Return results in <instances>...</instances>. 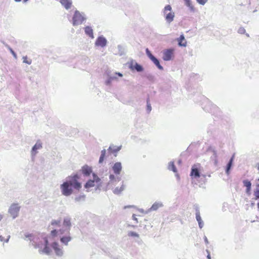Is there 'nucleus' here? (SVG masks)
<instances>
[{"mask_svg": "<svg viewBox=\"0 0 259 259\" xmlns=\"http://www.w3.org/2000/svg\"><path fill=\"white\" fill-rule=\"evenodd\" d=\"M79 177L77 175H74L69 178V180L64 182L61 185V189L62 194L65 196H69L72 192V188L79 190L81 188V183L78 180Z\"/></svg>", "mask_w": 259, "mask_h": 259, "instance_id": "f257e3e1", "label": "nucleus"}, {"mask_svg": "<svg viewBox=\"0 0 259 259\" xmlns=\"http://www.w3.org/2000/svg\"><path fill=\"white\" fill-rule=\"evenodd\" d=\"M49 241L47 238H44L43 243L38 244L35 246V248H39V252L40 253H45L46 254H49L51 252V249L48 246Z\"/></svg>", "mask_w": 259, "mask_h": 259, "instance_id": "f03ea898", "label": "nucleus"}, {"mask_svg": "<svg viewBox=\"0 0 259 259\" xmlns=\"http://www.w3.org/2000/svg\"><path fill=\"white\" fill-rule=\"evenodd\" d=\"M163 13L165 15V18L166 21L170 23L174 20L175 14L171 12V7L170 5H166L164 9Z\"/></svg>", "mask_w": 259, "mask_h": 259, "instance_id": "7ed1b4c3", "label": "nucleus"}, {"mask_svg": "<svg viewBox=\"0 0 259 259\" xmlns=\"http://www.w3.org/2000/svg\"><path fill=\"white\" fill-rule=\"evenodd\" d=\"M84 20L85 18L78 11L76 10L75 11L72 18V24L74 26L81 24Z\"/></svg>", "mask_w": 259, "mask_h": 259, "instance_id": "20e7f679", "label": "nucleus"}, {"mask_svg": "<svg viewBox=\"0 0 259 259\" xmlns=\"http://www.w3.org/2000/svg\"><path fill=\"white\" fill-rule=\"evenodd\" d=\"M93 180H89L84 185L85 188L88 190L91 188L94 187L96 183H98L100 181V179L95 174H93Z\"/></svg>", "mask_w": 259, "mask_h": 259, "instance_id": "39448f33", "label": "nucleus"}, {"mask_svg": "<svg viewBox=\"0 0 259 259\" xmlns=\"http://www.w3.org/2000/svg\"><path fill=\"white\" fill-rule=\"evenodd\" d=\"M19 210L20 207L18 206V204L14 203L10 206L9 212L12 218L15 219L18 216Z\"/></svg>", "mask_w": 259, "mask_h": 259, "instance_id": "423d86ee", "label": "nucleus"}, {"mask_svg": "<svg viewBox=\"0 0 259 259\" xmlns=\"http://www.w3.org/2000/svg\"><path fill=\"white\" fill-rule=\"evenodd\" d=\"M146 52L149 58L153 61L156 66L160 70L163 69V67L160 65L159 61L151 54L148 48L146 49Z\"/></svg>", "mask_w": 259, "mask_h": 259, "instance_id": "0eeeda50", "label": "nucleus"}, {"mask_svg": "<svg viewBox=\"0 0 259 259\" xmlns=\"http://www.w3.org/2000/svg\"><path fill=\"white\" fill-rule=\"evenodd\" d=\"M174 56V50L168 49L164 51L163 53V59L164 61H169L172 59Z\"/></svg>", "mask_w": 259, "mask_h": 259, "instance_id": "6e6552de", "label": "nucleus"}, {"mask_svg": "<svg viewBox=\"0 0 259 259\" xmlns=\"http://www.w3.org/2000/svg\"><path fill=\"white\" fill-rule=\"evenodd\" d=\"M129 68L132 70H136L138 72H141V71H143V67L140 65H139L136 62H135L133 60H132L130 62V64H129Z\"/></svg>", "mask_w": 259, "mask_h": 259, "instance_id": "1a4fd4ad", "label": "nucleus"}, {"mask_svg": "<svg viewBox=\"0 0 259 259\" xmlns=\"http://www.w3.org/2000/svg\"><path fill=\"white\" fill-rule=\"evenodd\" d=\"M52 247L54 250L56 254L58 256H61L63 254V250L60 247L59 245L57 242H54L52 244Z\"/></svg>", "mask_w": 259, "mask_h": 259, "instance_id": "9d476101", "label": "nucleus"}, {"mask_svg": "<svg viewBox=\"0 0 259 259\" xmlns=\"http://www.w3.org/2000/svg\"><path fill=\"white\" fill-rule=\"evenodd\" d=\"M122 166L120 162H116L113 166V170L114 174L119 175L121 170Z\"/></svg>", "mask_w": 259, "mask_h": 259, "instance_id": "9b49d317", "label": "nucleus"}, {"mask_svg": "<svg viewBox=\"0 0 259 259\" xmlns=\"http://www.w3.org/2000/svg\"><path fill=\"white\" fill-rule=\"evenodd\" d=\"M81 171L84 175L88 176L92 172V169L91 167L86 165L82 167Z\"/></svg>", "mask_w": 259, "mask_h": 259, "instance_id": "f8f14e48", "label": "nucleus"}, {"mask_svg": "<svg viewBox=\"0 0 259 259\" xmlns=\"http://www.w3.org/2000/svg\"><path fill=\"white\" fill-rule=\"evenodd\" d=\"M106 39L103 37H99L96 41V45L98 46L103 47L106 45Z\"/></svg>", "mask_w": 259, "mask_h": 259, "instance_id": "ddd939ff", "label": "nucleus"}, {"mask_svg": "<svg viewBox=\"0 0 259 259\" xmlns=\"http://www.w3.org/2000/svg\"><path fill=\"white\" fill-rule=\"evenodd\" d=\"M60 3L66 9H69L71 8L72 5L71 0H59Z\"/></svg>", "mask_w": 259, "mask_h": 259, "instance_id": "4468645a", "label": "nucleus"}, {"mask_svg": "<svg viewBox=\"0 0 259 259\" xmlns=\"http://www.w3.org/2000/svg\"><path fill=\"white\" fill-rule=\"evenodd\" d=\"M85 33L87 35H88L89 37L91 38H94L93 35V31L92 28L90 26H86L84 28Z\"/></svg>", "mask_w": 259, "mask_h": 259, "instance_id": "2eb2a0df", "label": "nucleus"}, {"mask_svg": "<svg viewBox=\"0 0 259 259\" xmlns=\"http://www.w3.org/2000/svg\"><path fill=\"white\" fill-rule=\"evenodd\" d=\"M178 44L180 46L186 47L187 41L185 39L184 36L182 34L180 38L178 39Z\"/></svg>", "mask_w": 259, "mask_h": 259, "instance_id": "dca6fc26", "label": "nucleus"}, {"mask_svg": "<svg viewBox=\"0 0 259 259\" xmlns=\"http://www.w3.org/2000/svg\"><path fill=\"white\" fill-rule=\"evenodd\" d=\"M191 176L195 178L199 177L200 174L197 168H192L191 172Z\"/></svg>", "mask_w": 259, "mask_h": 259, "instance_id": "f3484780", "label": "nucleus"}, {"mask_svg": "<svg viewBox=\"0 0 259 259\" xmlns=\"http://www.w3.org/2000/svg\"><path fill=\"white\" fill-rule=\"evenodd\" d=\"M71 239V237L70 236H65L61 238L60 240L61 242L64 243L65 245H67L68 242H69Z\"/></svg>", "mask_w": 259, "mask_h": 259, "instance_id": "a211bd4d", "label": "nucleus"}, {"mask_svg": "<svg viewBox=\"0 0 259 259\" xmlns=\"http://www.w3.org/2000/svg\"><path fill=\"white\" fill-rule=\"evenodd\" d=\"M243 184H244V186H245L247 188V192H249L250 190L251 186V184L250 182L248 180H245V181H244Z\"/></svg>", "mask_w": 259, "mask_h": 259, "instance_id": "6ab92c4d", "label": "nucleus"}, {"mask_svg": "<svg viewBox=\"0 0 259 259\" xmlns=\"http://www.w3.org/2000/svg\"><path fill=\"white\" fill-rule=\"evenodd\" d=\"M106 152V151L105 149H103L101 151V154L99 159V163H102L104 161Z\"/></svg>", "mask_w": 259, "mask_h": 259, "instance_id": "aec40b11", "label": "nucleus"}, {"mask_svg": "<svg viewBox=\"0 0 259 259\" xmlns=\"http://www.w3.org/2000/svg\"><path fill=\"white\" fill-rule=\"evenodd\" d=\"M63 225L64 226L70 227L71 226L70 220L69 218H66L64 220Z\"/></svg>", "mask_w": 259, "mask_h": 259, "instance_id": "412c9836", "label": "nucleus"}, {"mask_svg": "<svg viewBox=\"0 0 259 259\" xmlns=\"http://www.w3.org/2000/svg\"><path fill=\"white\" fill-rule=\"evenodd\" d=\"M41 144L40 143H36L32 148V151L35 152L37 149L41 148Z\"/></svg>", "mask_w": 259, "mask_h": 259, "instance_id": "4be33fe9", "label": "nucleus"}, {"mask_svg": "<svg viewBox=\"0 0 259 259\" xmlns=\"http://www.w3.org/2000/svg\"><path fill=\"white\" fill-rule=\"evenodd\" d=\"M196 218L199 223L200 227L201 228L202 227L201 226V224L202 220H201V217L200 215V212L199 211H198L196 213Z\"/></svg>", "mask_w": 259, "mask_h": 259, "instance_id": "5701e85b", "label": "nucleus"}, {"mask_svg": "<svg viewBox=\"0 0 259 259\" xmlns=\"http://www.w3.org/2000/svg\"><path fill=\"white\" fill-rule=\"evenodd\" d=\"M233 158H234V156H232V157L231 158L230 161L229 162V163L227 164V169H226V172L227 174L229 173V170L231 167L232 162L233 160Z\"/></svg>", "mask_w": 259, "mask_h": 259, "instance_id": "b1692460", "label": "nucleus"}, {"mask_svg": "<svg viewBox=\"0 0 259 259\" xmlns=\"http://www.w3.org/2000/svg\"><path fill=\"white\" fill-rule=\"evenodd\" d=\"M85 196L84 195H79V196L75 197V200L76 201H77V202H79V201H83L85 199Z\"/></svg>", "mask_w": 259, "mask_h": 259, "instance_id": "393cba45", "label": "nucleus"}, {"mask_svg": "<svg viewBox=\"0 0 259 259\" xmlns=\"http://www.w3.org/2000/svg\"><path fill=\"white\" fill-rule=\"evenodd\" d=\"M128 236L130 237H137V238H138L139 237V235L138 233H137L135 232H133V231L129 232L128 233Z\"/></svg>", "mask_w": 259, "mask_h": 259, "instance_id": "a878e982", "label": "nucleus"}, {"mask_svg": "<svg viewBox=\"0 0 259 259\" xmlns=\"http://www.w3.org/2000/svg\"><path fill=\"white\" fill-rule=\"evenodd\" d=\"M169 166L171 167V169L173 171H174V172L177 171L176 167V166L174 164V163L173 162H171L169 163Z\"/></svg>", "mask_w": 259, "mask_h": 259, "instance_id": "bb28decb", "label": "nucleus"}, {"mask_svg": "<svg viewBox=\"0 0 259 259\" xmlns=\"http://www.w3.org/2000/svg\"><path fill=\"white\" fill-rule=\"evenodd\" d=\"M23 62L28 64H30L31 63V60H28L27 57H24L23 58Z\"/></svg>", "mask_w": 259, "mask_h": 259, "instance_id": "cd10ccee", "label": "nucleus"}, {"mask_svg": "<svg viewBox=\"0 0 259 259\" xmlns=\"http://www.w3.org/2000/svg\"><path fill=\"white\" fill-rule=\"evenodd\" d=\"M254 195L255 199H259V189H257L254 192Z\"/></svg>", "mask_w": 259, "mask_h": 259, "instance_id": "c85d7f7f", "label": "nucleus"}, {"mask_svg": "<svg viewBox=\"0 0 259 259\" xmlns=\"http://www.w3.org/2000/svg\"><path fill=\"white\" fill-rule=\"evenodd\" d=\"M197 2L202 5H204L207 2V0H196Z\"/></svg>", "mask_w": 259, "mask_h": 259, "instance_id": "c756f323", "label": "nucleus"}, {"mask_svg": "<svg viewBox=\"0 0 259 259\" xmlns=\"http://www.w3.org/2000/svg\"><path fill=\"white\" fill-rule=\"evenodd\" d=\"M57 233H58V232L56 230H53L51 231V235L53 237H55V236H56Z\"/></svg>", "mask_w": 259, "mask_h": 259, "instance_id": "7c9ffc66", "label": "nucleus"}, {"mask_svg": "<svg viewBox=\"0 0 259 259\" xmlns=\"http://www.w3.org/2000/svg\"><path fill=\"white\" fill-rule=\"evenodd\" d=\"M123 189H124V188H123V187H121L120 188V190H118V188H116L114 190V193L118 194V193H120L121 191H122Z\"/></svg>", "mask_w": 259, "mask_h": 259, "instance_id": "2f4dec72", "label": "nucleus"}, {"mask_svg": "<svg viewBox=\"0 0 259 259\" xmlns=\"http://www.w3.org/2000/svg\"><path fill=\"white\" fill-rule=\"evenodd\" d=\"M52 225H58L59 224H60V221H53L51 223Z\"/></svg>", "mask_w": 259, "mask_h": 259, "instance_id": "473e14b6", "label": "nucleus"}, {"mask_svg": "<svg viewBox=\"0 0 259 259\" xmlns=\"http://www.w3.org/2000/svg\"><path fill=\"white\" fill-rule=\"evenodd\" d=\"M186 2V4L187 6L191 7V3L190 0H185Z\"/></svg>", "mask_w": 259, "mask_h": 259, "instance_id": "72a5a7b5", "label": "nucleus"}, {"mask_svg": "<svg viewBox=\"0 0 259 259\" xmlns=\"http://www.w3.org/2000/svg\"><path fill=\"white\" fill-rule=\"evenodd\" d=\"M239 33H243L245 32V30L243 28H240L238 30Z\"/></svg>", "mask_w": 259, "mask_h": 259, "instance_id": "f704fd0d", "label": "nucleus"}, {"mask_svg": "<svg viewBox=\"0 0 259 259\" xmlns=\"http://www.w3.org/2000/svg\"><path fill=\"white\" fill-rule=\"evenodd\" d=\"M132 218L133 219L135 220L137 223L138 222L137 218H136L135 214H133Z\"/></svg>", "mask_w": 259, "mask_h": 259, "instance_id": "c9c22d12", "label": "nucleus"}, {"mask_svg": "<svg viewBox=\"0 0 259 259\" xmlns=\"http://www.w3.org/2000/svg\"><path fill=\"white\" fill-rule=\"evenodd\" d=\"M119 150H120V148H118L116 150H114L112 151L111 152L112 153L116 152L118 151Z\"/></svg>", "mask_w": 259, "mask_h": 259, "instance_id": "e433bc0d", "label": "nucleus"}, {"mask_svg": "<svg viewBox=\"0 0 259 259\" xmlns=\"http://www.w3.org/2000/svg\"><path fill=\"white\" fill-rule=\"evenodd\" d=\"M147 108H148V109L149 110V111H151V107L150 106V105L148 104L147 105Z\"/></svg>", "mask_w": 259, "mask_h": 259, "instance_id": "4c0bfd02", "label": "nucleus"}, {"mask_svg": "<svg viewBox=\"0 0 259 259\" xmlns=\"http://www.w3.org/2000/svg\"><path fill=\"white\" fill-rule=\"evenodd\" d=\"M0 240L2 241L4 240L3 237L2 236H0Z\"/></svg>", "mask_w": 259, "mask_h": 259, "instance_id": "58836bf2", "label": "nucleus"}, {"mask_svg": "<svg viewBox=\"0 0 259 259\" xmlns=\"http://www.w3.org/2000/svg\"><path fill=\"white\" fill-rule=\"evenodd\" d=\"M3 218V215L0 214V221H1L2 220Z\"/></svg>", "mask_w": 259, "mask_h": 259, "instance_id": "ea45409f", "label": "nucleus"}, {"mask_svg": "<svg viewBox=\"0 0 259 259\" xmlns=\"http://www.w3.org/2000/svg\"><path fill=\"white\" fill-rule=\"evenodd\" d=\"M207 257L208 259H210V255L209 254L207 255Z\"/></svg>", "mask_w": 259, "mask_h": 259, "instance_id": "a19ab883", "label": "nucleus"}, {"mask_svg": "<svg viewBox=\"0 0 259 259\" xmlns=\"http://www.w3.org/2000/svg\"><path fill=\"white\" fill-rule=\"evenodd\" d=\"M118 75L119 76H122V74H121V73H118Z\"/></svg>", "mask_w": 259, "mask_h": 259, "instance_id": "79ce46f5", "label": "nucleus"}, {"mask_svg": "<svg viewBox=\"0 0 259 259\" xmlns=\"http://www.w3.org/2000/svg\"><path fill=\"white\" fill-rule=\"evenodd\" d=\"M257 166V169L259 170V163H258V164H257V166Z\"/></svg>", "mask_w": 259, "mask_h": 259, "instance_id": "37998d69", "label": "nucleus"}, {"mask_svg": "<svg viewBox=\"0 0 259 259\" xmlns=\"http://www.w3.org/2000/svg\"><path fill=\"white\" fill-rule=\"evenodd\" d=\"M257 206L258 209L259 210V203H257Z\"/></svg>", "mask_w": 259, "mask_h": 259, "instance_id": "c03bdc74", "label": "nucleus"}, {"mask_svg": "<svg viewBox=\"0 0 259 259\" xmlns=\"http://www.w3.org/2000/svg\"><path fill=\"white\" fill-rule=\"evenodd\" d=\"M21 0H15V2H20Z\"/></svg>", "mask_w": 259, "mask_h": 259, "instance_id": "a18cd8bd", "label": "nucleus"}, {"mask_svg": "<svg viewBox=\"0 0 259 259\" xmlns=\"http://www.w3.org/2000/svg\"><path fill=\"white\" fill-rule=\"evenodd\" d=\"M9 238H10V236H9L8 238H7V239L6 240V242H8V241Z\"/></svg>", "mask_w": 259, "mask_h": 259, "instance_id": "49530a36", "label": "nucleus"}, {"mask_svg": "<svg viewBox=\"0 0 259 259\" xmlns=\"http://www.w3.org/2000/svg\"><path fill=\"white\" fill-rule=\"evenodd\" d=\"M28 0H23V2L24 3H26L28 1Z\"/></svg>", "mask_w": 259, "mask_h": 259, "instance_id": "de8ad7c7", "label": "nucleus"}, {"mask_svg": "<svg viewBox=\"0 0 259 259\" xmlns=\"http://www.w3.org/2000/svg\"><path fill=\"white\" fill-rule=\"evenodd\" d=\"M109 150H112V148H111V147H110L109 148Z\"/></svg>", "mask_w": 259, "mask_h": 259, "instance_id": "09e8293b", "label": "nucleus"}, {"mask_svg": "<svg viewBox=\"0 0 259 259\" xmlns=\"http://www.w3.org/2000/svg\"><path fill=\"white\" fill-rule=\"evenodd\" d=\"M60 232L61 234H62V233H63L62 232V231H61V230H60Z\"/></svg>", "mask_w": 259, "mask_h": 259, "instance_id": "8fccbe9b", "label": "nucleus"}, {"mask_svg": "<svg viewBox=\"0 0 259 259\" xmlns=\"http://www.w3.org/2000/svg\"><path fill=\"white\" fill-rule=\"evenodd\" d=\"M11 51H12V53H13V54H14V51H12V50Z\"/></svg>", "mask_w": 259, "mask_h": 259, "instance_id": "3c124183", "label": "nucleus"}]
</instances>
